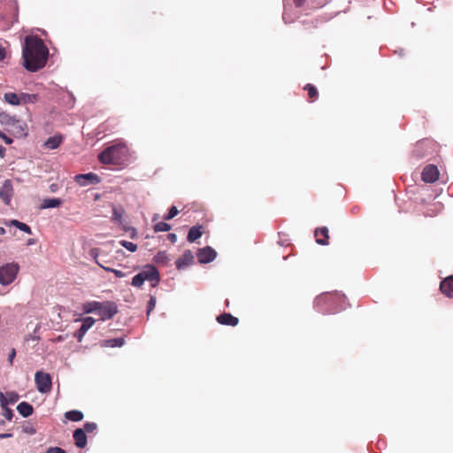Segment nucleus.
<instances>
[{"mask_svg":"<svg viewBox=\"0 0 453 453\" xmlns=\"http://www.w3.org/2000/svg\"><path fill=\"white\" fill-rule=\"evenodd\" d=\"M18 229H19L20 231L25 232L27 234H32L31 227L28 225H27V224H25L23 222H20L19 224Z\"/></svg>","mask_w":453,"mask_h":453,"instance_id":"obj_41","label":"nucleus"},{"mask_svg":"<svg viewBox=\"0 0 453 453\" xmlns=\"http://www.w3.org/2000/svg\"><path fill=\"white\" fill-rule=\"evenodd\" d=\"M319 234H321L325 238L324 239H319V238H317L316 242L320 244V245H326L328 242H327V239H328V229L327 227L326 226H323V227H320L319 229L316 230L315 232V234L318 235Z\"/></svg>","mask_w":453,"mask_h":453,"instance_id":"obj_26","label":"nucleus"},{"mask_svg":"<svg viewBox=\"0 0 453 453\" xmlns=\"http://www.w3.org/2000/svg\"><path fill=\"white\" fill-rule=\"evenodd\" d=\"M125 343L124 338H112V339H107L104 340L100 342V345L102 347H109V348H116V347H121Z\"/></svg>","mask_w":453,"mask_h":453,"instance_id":"obj_18","label":"nucleus"},{"mask_svg":"<svg viewBox=\"0 0 453 453\" xmlns=\"http://www.w3.org/2000/svg\"><path fill=\"white\" fill-rule=\"evenodd\" d=\"M19 98L20 104H31L36 101L37 96L35 94L21 93Z\"/></svg>","mask_w":453,"mask_h":453,"instance_id":"obj_27","label":"nucleus"},{"mask_svg":"<svg viewBox=\"0 0 453 453\" xmlns=\"http://www.w3.org/2000/svg\"><path fill=\"white\" fill-rule=\"evenodd\" d=\"M153 229L156 233L158 232H167L171 229V225L166 222H158L155 224Z\"/></svg>","mask_w":453,"mask_h":453,"instance_id":"obj_28","label":"nucleus"},{"mask_svg":"<svg viewBox=\"0 0 453 453\" xmlns=\"http://www.w3.org/2000/svg\"><path fill=\"white\" fill-rule=\"evenodd\" d=\"M26 431L30 433V434H35V432L33 428L26 430Z\"/></svg>","mask_w":453,"mask_h":453,"instance_id":"obj_55","label":"nucleus"},{"mask_svg":"<svg viewBox=\"0 0 453 453\" xmlns=\"http://www.w3.org/2000/svg\"><path fill=\"white\" fill-rule=\"evenodd\" d=\"M35 382L37 390L42 394L49 393L52 388L51 376L42 371H37L35 372Z\"/></svg>","mask_w":453,"mask_h":453,"instance_id":"obj_5","label":"nucleus"},{"mask_svg":"<svg viewBox=\"0 0 453 453\" xmlns=\"http://www.w3.org/2000/svg\"><path fill=\"white\" fill-rule=\"evenodd\" d=\"M101 307V302L97 301H90L83 303L82 310L84 313L89 314L98 311V309Z\"/></svg>","mask_w":453,"mask_h":453,"instance_id":"obj_19","label":"nucleus"},{"mask_svg":"<svg viewBox=\"0 0 453 453\" xmlns=\"http://www.w3.org/2000/svg\"><path fill=\"white\" fill-rule=\"evenodd\" d=\"M96 320L92 317H87L82 319V324L81 327L74 333V337L77 339L79 342H81L88 332V329H90L93 325L95 324Z\"/></svg>","mask_w":453,"mask_h":453,"instance_id":"obj_11","label":"nucleus"},{"mask_svg":"<svg viewBox=\"0 0 453 453\" xmlns=\"http://www.w3.org/2000/svg\"><path fill=\"white\" fill-rule=\"evenodd\" d=\"M74 180L76 183L81 187H86L88 185H96L101 181L100 177L93 173L77 174L74 177Z\"/></svg>","mask_w":453,"mask_h":453,"instance_id":"obj_8","label":"nucleus"},{"mask_svg":"<svg viewBox=\"0 0 453 453\" xmlns=\"http://www.w3.org/2000/svg\"><path fill=\"white\" fill-rule=\"evenodd\" d=\"M65 417L71 421L78 422L83 418V413L81 411L73 410L66 411Z\"/></svg>","mask_w":453,"mask_h":453,"instance_id":"obj_25","label":"nucleus"},{"mask_svg":"<svg viewBox=\"0 0 453 453\" xmlns=\"http://www.w3.org/2000/svg\"><path fill=\"white\" fill-rule=\"evenodd\" d=\"M61 142H62V136H60V135L50 136L45 141L44 147H46L47 149H50V150H55L60 145Z\"/></svg>","mask_w":453,"mask_h":453,"instance_id":"obj_21","label":"nucleus"},{"mask_svg":"<svg viewBox=\"0 0 453 453\" xmlns=\"http://www.w3.org/2000/svg\"><path fill=\"white\" fill-rule=\"evenodd\" d=\"M194 260V256L191 250H186L182 256L178 258L175 262L176 268L178 270H182L188 266Z\"/></svg>","mask_w":453,"mask_h":453,"instance_id":"obj_13","label":"nucleus"},{"mask_svg":"<svg viewBox=\"0 0 453 453\" xmlns=\"http://www.w3.org/2000/svg\"><path fill=\"white\" fill-rule=\"evenodd\" d=\"M156 303H157V300H156V297L151 296L150 297V300L148 302V306H147V316L150 315V313L154 310L155 306H156Z\"/></svg>","mask_w":453,"mask_h":453,"instance_id":"obj_36","label":"nucleus"},{"mask_svg":"<svg viewBox=\"0 0 453 453\" xmlns=\"http://www.w3.org/2000/svg\"><path fill=\"white\" fill-rule=\"evenodd\" d=\"M345 300L346 296L340 293H335L334 295L322 294L316 297L314 300V305L319 307L321 303H328L329 307L325 311L319 310V311L323 313H334L345 309Z\"/></svg>","mask_w":453,"mask_h":453,"instance_id":"obj_3","label":"nucleus"},{"mask_svg":"<svg viewBox=\"0 0 453 453\" xmlns=\"http://www.w3.org/2000/svg\"><path fill=\"white\" fill-rule=\"evenodd\" d=\"M62 204V200L60 198H46L42 200L41 208L42 209H51L58 208Z\"/></svg>","mask_w":453,"mask_h":453,"instance_id":"obj_20","label":"nucleus"},{"mask_svg":"<svg viewBox=\"0 0 453 453\" xmlns=\"http://www.w3.org/2000/svg\"><path fill=\"white\" fill-rule=\"evenodd\" d=\"M12 436V434H0V439L10 438Z\"/></svg>","mask_w":453,"mask_h":453,"instance_id":"obj_50","label":"nucleus"},{"mask_svg":"<svg viewBox=\"0 0 453 453\" xmlns=\"http://www.w3.org/2000/svg\"><path fill=\"white\" fill-rule=\"evenodd\" d=\"M6 233L5 229L3 226H0V235H3Z\"/></svg>","mask_w":453,"mask_h":453,"instance_id":"obj_53","label":"nucleus"},{"mask_svg":"<svg viewBox=\"0 0 453 453\" xmlns=\"http://www.w3.org/2000/svg\"><path fill=\"white\" fill-rule=\"evenodd\" d=\"M128 149L124 143H116L105 148L99 155L102 164H119L127 156Z\"/></svg>","mask_w":453,"mask_h":453,"instance_id":"obj_2","label":"nucleus"},{"mask_svg":"<svg viewBox=\"0 0 453 453\" xmlns=\"http://www.w3.org/2000/svg\"><path fill=\"white\" fill-rule=\"evenodd\" d=\"M168 240L172 242V243H175L177 242V235L175 234H168Z\"/></svg>","mask_w":453,"mask_h":453,"instance_id":"obj_45","label":"nucleus"},{"mask_svg":"<svg viewBox=\"0 0 453 453\" xmlns=\"http://www.w3.org/2000/svg\"><path fill=\"white\" fill-rule=\"evenodd\" d=\"M6 56L4 48L0 47V61L4 60Z\"/></svg>","mask_w":453,"mask_h":453,"instance_id":"obj_46","label":"nucleus"},{"mask_svg":"<svg viewBox=\"0 0 453 453\" xmlns=\"http://www.w3.org/2000/svg\"><path fill=\"white\" fill-rule=\"evenodd\" d=\"M126 231H131V237L134 238L136 235V230L134 227L126 228Z\"/></svg>","mask_w":453,"mask_h":453,"instance_id":"obj_47","label":"nucleus"},{"mask_svg":"<svg viewBox=\"0 0 453 453\" xmlns=\"http://www.w3.org/2000/svg\"><path fill=\"white\" fill-rule=\"evenodd\" d=\"M118 311V306L114 302L105 301L101 302V307L98 309L97 314L101 320L104 321L112 319Z\"/></svg>","mask_w":453,"mask_h":453,"instance_id":"obj_7","label":"nucleus"},{"mask_svg":"<svg viewBox=\"0 0 453 453\" xmlns=\"http://www.w3.org/2000/svg\"><path fill=\"white\" fill-rule=\"evenodd\" d=\"M17 411L22 417L27 418L33 414L34 408L30 403L27 402H21L18 404Z\"/></svg>","mask_w":453,"mask_h":453,"instance_id":"obj_17","label":"nucleus"},{"mask_svg":"<svg viewBox=\"0 0 453 453\" xmlns=\"http://www.w3.org/2000/svg\"><path fill=\"white\" fill-rule=\"evenodd\" d=\"M5 152L6 149L3 145H0V157H4L5 156Z\"/></svg>","mask_w":453,"mask_h":453,"instance_id":"obj_48","label":"nucleus"},{"mask_svg":"<svg viewBox=\"0 0 453 453\" xmlns=\"http://www.w3.org/2000/svg\"><path fill=\"white\" fill-rule=\"evenodd\" d=\"M144 283V280L141 275V273H137L132 279V285L136 288H141Z\"/></svg>","mask_w":453,"mask_h":453,"instance_id":"obj_32","label":"nucleus"},{"mask_svg":"<svg viewBox=\"0 0 453 453\" xmlns=\"http://www.w3.org/2000/svg\"><path fill=\"white\" fill-rule=\"evenodd\" d=\"M0 405L2 408L8 405L7 398L4 396L3 392H0Z\"/></svg>","mask_w":453,"mask_h":453,"instance_id":"obj_44","label":"nucleus"},{"mask_svg":"<svg viewBox=\"0 0 453 453\" xmlns=\"http://www.w3.org/2000/svg\"><path fill=\"white\" fill-rule=\"evenodd\" d=\"M0 121L6 124H13L16 120L14 118L10 117L7 114H0Z\"/></svg>","mask_w":453,"mask_h":453,"instance_id":"obj_39","label":"nucleus"},{"mask_svg":"<svg viewBox=\"0 0 453 453\" xmlns=\"http://www.w3.org/2000/svg\"><path fill=\"white\" fill-rule=\"evenodd\" d=\"M39 327H40V326H37L35 328V332H36V331H37V329H38Z\"/></svg>","mask_w":453,"mask_h":453,"instance_id":"obj_57","label":"nucleus"},{"mask_svg":"<svg viewBox=\"0 0 453 453\" xmlns=\"http://www.w3.org/2000/svg\"><path fill=\"white\" fill-rule=\"evenodd\" d=\"M201 236H202L201 226H194L189 229V231L188 233L187 240L189 242H194L197 239H199Z\"/></svg>","mask_w":453,"mask_h":453,"instance_id":"obj_22","label":"nucleus"},{"mask_svg":"<svg viewBox=\"0 0 453 453\" xmlns=\"http://www.w3.org/2000/svg\"><path fill=\"white\" fill-rule=\"evenodd\" d=\"M0 138H2L6 144H12L13 140L7 136L4 133L0 131Z\"/></svg>","mask_w":453,"mask_h":453,"instance_id":"obj_42","label":"nucleus"},{"mask_svg":"<svg viewBox=\"0 0 453 453\" xmlns=\"http://www.w3.org/2000/svg\"><path fill=\"white\" fill-rule=\"evenodd\" d=\"M432 145L433 142L429 140L420 141L417 143L414 152L416 153L417 157H423L425 155L428 154V151L426 150L425 152H419V149H426L427 147Z\"/></svg>","mask_w":453,"mask_h":453,"instance_id":"obj_23","label":"nucleus"},{"mask_svg":"<svg viewBox=\"0 0 453 453\" xmlns=\"http://www.w3.org/2000/svg\"><path fill=\"white\" fill-rule=\"evenodd\" d=\"M143 280L150 282L151 287H156L160 281V274L157 267L153 265H146L140 272Z\"/></svg>","mask_w":453,"mask_h":453,"instance_id":"obj_6","label":"nucleus"},{"mask_svg":"<svg viewBox=\"0 0 453 453\" xmlns=\"http://www.w3.org/2000/svg\"><path fill=\"white\" fill-rule=\"evenodd\" d=\"M73 436L75 441L76 447L82 449L87 445V435L82 428L75 429Z\"/></svg>","mask_w":453,"mask_h":453,"instance_id":"obj_16","label":"nucleus"},{"mask_svg":"<svg viewBox=\"0 0 453 453\" xmlns=\"http://www.w3.org/2000/svg\"><path fill=\"white\" fill-rule=\"evenodd\" d=\"M441 292L448 297L453 296V275L445 278L440 285Z\"/></svg>","mask_w":453,"mask_h":453,"instance_id":"obj_15","label":"nucleus"},{"mask_svg":"<svg viewBox=\"0 0 453 453\" xmlns=\"http://www.w3.org/2000/svg\"><path fill=\"white\" fill-rule=\"evenodd\" d=\"M35 239H29V240L27 241V245H33V244H35Z\"/></svg>","mask_w":453,"mask_h":453,"instance_id":"obj_52","label":"nucleus"},{"mask_svg":"<svg viewBox=\"0 0 453 453\" xmlns=\"http://www.w3.org/2000/svg\"><path fill=\"white\" fill-rule=\"evenodd\" d=\"M178 213H179V211H178L177 207L176 206H172L169 209L168 213L164 216V219L165 220H170V219H173L175 216H177Z\"/></svg>","mask_w":453,"mask_h":453,"instance_id":"obj_34","label":"nucleus"},{"mask_svg":"<svg viewBox=\"0 0 453 453\" xmlns=\"http://www.w3.org/2000/svg\"><path fill=\"white\" fill-rule=\"evenodd\" d=\"M422 180L426 183L435 182L439 179V170L434 165H426L421 173Z\"/></svg>","mask_w":453,"mask_h":453,"instance_id":"obj_10","label":"nucleus"},{"mask_svg":"<svg viewBox=\"0 0 453 453\" xmlns=\"http://www.w3.org/2000/svg\"><path fill=\"white\" fill-rule=\"evenodd\" d=\"M97 425L94 422H87L84 424V427L82 428L85 433H93L96 430Z\"/></svg>","mask_w":453,"mask_h":453,"instance_id":"obj_35","label":"nucleus"},{"mask_svg":"<svg viewBox=\"0 0 453 453\" xmlns=\"http://www.w3.org/2000/svg\"><path fill=\"white\" fill-rule=\"evenodd\" d=\"M13 194V188L12 181L10 180H6L4 181L3 185L0 188V198L3 202L8 205L12 200V196Z\"/></svg>","mask_w":453,"mask_h":453,"instance_id":"obj_12","label":"nucleus"},{"mask_svg":"<svg viewBox=\"0 0 453 453\" xmlns=\"http://www.w3.org/2000/svg\"><path fill=\"white\" fill-rule=\"evenodd\" d=\"M19 399V395L18 393L12 391L7 393V401L8 404H13L18 402Z\"/></svg>","mask_w":453,"mask_h":453,"instance_id":"obj_33","label":"nucleus"},{"mask_svg":"<svg viewBox=\"0 0 453 453\" xmlns=\"http://www.w3.org/2000/svg\"><path fill=\"white\" fill-rule=\"evenodd\" d=\"M104 269L108 272H111L118 278H124L127 276V273L120 270H117V269H113V268H104Z\"/></svg>","mask_w":453,"mask_h":453,"instance_id":"obj_40","label":"nucleus"},{"mask_svg":"<svg viewBox=\"0 0 453 453\" xmlns=\"http://www.w3.org/2000/svg\"><path fill=\"white\" fill-rule=\"evenodd\" d=\"M154 262L158 263H165L168 260L167 254L165 251L157 252L153 258Z\"/></svg>","mask_w":453,"mask_h":453,"instance_id":"obj_31","label":"nucleus"},{"mask_svg":"<svg viewBox=\"0 0 453 453\" xmlns=\"http://www.w3.org/2000/svg\"><path fill=\"white\" fill-rule=\"evenodd\" d=\"M304 89H306L308 91V94H309L310 97H314V96H316L318 95L317 88L313 85H311V84H307L304 87Z\"/></svg>","mask_w":453,"mask_h":453,"instance_id":"obj_37","label":"nucleus"},{"mask_svg":"<svg viewBox=\"0 0 453 453\" xmlns=\"http://www.w3.org/2000/svg\"><path fill=\"white\" fill-rule=\"evenodd\" d=\"M49 56V50L38 36L27 35L22 46L23 66L35 73L44 67Z\"/></svg>","mask_w":453,"mask_h":453,"instance_id":"obj_1","label":"nucleus"},{"mask_svg":"<svg viewBox=\"0 0 453 453\" xmlns=\"http://www.w3.org/2000/svg\"><path fill=\"white\" fill-rule=\"evenodd\" d=\"M303 0H296L295 4L297 7H300L303 4Z\"/></svg>","mask_w":453,"mask_h":453,"instance_id":"obj_51","label":"nucleus"},{"mask_svg":"<svg viewBox=\"0 0 453 453\" xmlns=\"http://www.w3.org/2000/svg\"><path fill=\"white\" fill-rule=\"evenodd\" d=\"M19 271V265L15 262L0 266V285H11L16 280Z\"/></svg>","mask_w":453,"mask_h":453,"instance_id":"obj_4","label":"nucleus"},{"mask_svg":"<svg viewBox=\"0 0 453 453\" xmlns=\"http://www.w3.org/2000/svg\"><path fill=\"white\" fill-rule=\"evenodd\" d=\"M30 338L34 341H38L39 340V337L38 336H30Z\"/></svg>","mask_w":453,"mask_h":453,"instance_id":"obj_54","label":"nucleus"},{"mask_svg":"<svg viewBox=\"0 0 453 453\" xmlns=\"http://www.w3.org/2000/svg\"><path fill=\"white\" fill-rule=\"evenodd\" d=\"M4 99L6 103H8L11 105H19L20 104L19 96H18L16 93H13V92L5 93L4 96Z\"/></svg>","mask_w":453,"mask_h":453,"instance_id":"obj_24","label":"nucleus"},{"mask_svg":"<svg viewBox=\"0 0 453 453\" xmlns=\"http://www.w3.org/2000/svg\"><path fill=\"white\" fill-rule=\"evenodd\" d=\"M196 257L200 264H208L216 258L217 252L211 247L206 246L197 250Z\"/></svg>","mask_w":453,"mask_h":453,"instance_id":"obj_9","label":"nucleus"},{"mask_svg":"<svg viewBox=\"0 0 453 453\" xmlns=\"http://www.w3.org/2000/svg\"><path fill=\"white\" fill-rule=\"evenodd\" d=\"M15 357H16V350H15V349H12L9 353V356H8V362L11 365L13 364V360H14Z\"/></svg>","mask_w":453,"mask_h":453,"instance_id":"obj_43","label":"nucleus"},{"mask_svg":"<svg viewBox=\"0 0 453 453\" xmlns=\"http://www.w3.org/2000/svg\"><path fill=\"white\" fill-rule=\"evenodd\" d=\"M122 215H123V210L113 208L112 210V220L118 222L119 224L122 223Z\"/></svg>","mask_w":453,"mask_h":453,"instance_id":"obj_29","label":"nucleus"},{"mask_svg":"<svg viewBox=\"0 0 453 453\" xmlns=\"http://www.w3.org/2000/svg\"><path fill=\"white\" fill-rule=\"evenodd\" d=\"M158 216L157 214H155L152 218V221H156L157 219Z\"/></svg>","mask_w":453,"mask_h":453,"instance_id":"obj_56","label":"nucleus"},{"mask_svg":"<svg viewBox=\"0 0 453 453\" xmlns=\"http://www.w3.org/2000/svg\"><path fill=\"white\" fill-rule=\"evenodd\" d=\"M119 244L130 252H134L137 250V245L134 242L122 240L119 242Z\"/></svg>","mask_w":453,"mask_h":453,"instance_id":"obj_30","label":"nucleus"},{"mask_svg":"<svg viewBox=\"0 0 453 453\" xmlns=\"http://www.w3.org/2000/svg\"><path fill=\"white\" fill-rule=\"evenodd\" d=\"M216 319H217L218 323H219L221 325L232 326H237L238 322H239V319L236 317L233 316L230 313H226V312L219 314Z\"/></svg>","mask_w":453,"mask_h":453,"instance_id":"obj_14","label":"nucleus"},{"mask_svg":"<svg viewBox=\"0 0 453 453\" xmlns=\"http://www.w3.org/2000/svg\"><path fill=\"white\" fill-rule=\"evenodd\" d=\"M3 409V415L4 418L8 420H12L13 418V411L12 409L8 408L7 406L2 408Z\"/></svg>","mask_w":453,"mask_h":453,"instance_id":"obj_38","label":"nucleus"},{"mask_svg":"<svg viewBox=\"0 0 453 453\" xmlns=\"http://www.w3.org/2000/svg\"><path fill=\"white\" fill-rule=\"evenodd\" d=\"M19 223H20V221H19L17 219H12L10 221V225L16 226L17 228H18V226Z\"/></svg>","mask_w":453,"mask_h":453,"instance_id":"obj_49","label":"nucleus"}]
</instances>
